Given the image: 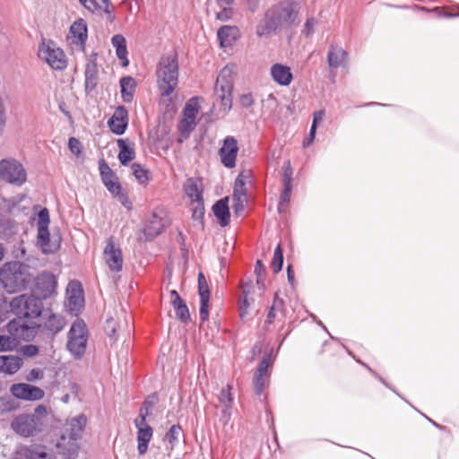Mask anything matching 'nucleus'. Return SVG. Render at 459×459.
I'll return each instance as SVG.
<instances>
[{"mask_svg": "<svg viewBox=\"0 0 459 459\" xmlns=\"http://www.w3.org/2000/svg\"><path fill=\"white\" fill-rule=\"evenodd\" d=\"M253 384L255 394L258 396L262 395L265 385V377L254 376Z\"/></svg>", "mask_w": 459, "mask_h": 459, "instance_id": "nucleus-49", "label": "nucleus"}, {"mask_svg": "<svg viewBox=\"0 0 459 459\" xmlns=\"http://www.w3.org/2000/svg\"><path fill=\"white\" fill-rule=\"evenodd\" d=\"M21 351L22 354L28 358L33 357L39 353V348L34 344H26L22 347Z\"/></svg>", "mask_w": 459, "mask_h": 459, "instance_id": "nucleus-55", "label": "nucleus"}, {"mask_svg": "<svg viewBox=\"0 0 459 459\" xmlns=\"http://www.w3.org/2000/svg\"><path fill=\"white\" fill-rule=\"evenodd\" d=\"M283 265V251L281 247V244H278L274 249L273 257L271 263V268L275 273H278Z\"/></svg>", "mask_w": 459, "mask_h": 459, "instance_id": "nucleus-39", "label": "nucleus"}, {"mask_svg": "<svg viewBox=\"0 0 459 459\" xmlns=\"http://www.w3.org/2000/svg\"><path fill=\"white\" fill-rule=\"evenodd\" d=\"M255 273L256 276L262 277L265 275V266L261 260H257L255 264Z\"/></svg>", "mask_w": 459, "mask_h": 459, "instance_id": "nucleus-64", "label": "nucleus"}, {"mask_svg": "<svg viewBox=\"0 0 459 459\" xmlns=\"http://www.w3.org/2000/svg\"><path fill=\"white\" fill-rule=\"evenodd\" d=\"M239 36V29L237 26L224 25L217 31V38L222 48L232 46Z\"/></svg>", "mask_w": 459, "mask_h": 459, "instance_id": "nucleus-25", "label": "nucleus"}, {"mask_svg": "<svg viewBox=\"0 0 459 459\" xmlns=\"http://www.w3.org/2000/svg\"><path fill=\"white\" fill-rule=\"evenodd\" d=\"M232 90L233 82L230 72L224 68L219 74L214 87L215 96L220 100L224 110H230L232 107Z\"/></svg>", "mask_w": 459, "mask_h": 459, "instance_id": "nucleus-10", "label": "nucleus"}, {"mask_svg": "<svg viewBox=\"0 0 459 459\" xmlns=\"http://www.w3.org/2000/svg\"><path fill=\"white\" fill-rule=\"evenodd\" d=\"M272 310H275L276 312H281L284 315L285 306L282 299L279 298L278 294L274 295L273 304L271 306Z\"/></svg>", "mask_w": 459, "mask_h": 459, "instance_id": "nucleus-53", "label": "nucleus"}, {"mask_svg": "<svg viewBox=\"0 0 459 459\" xmlns=\"http://www.w3.org/2000/svg\"><path fill=\"white\" fill-rule=\"evenodd\" d=\"M299 0H281L269 7L258 22L255 34L259 38H270L282 30L296 27L300 20Z\"/></svg>", "mask_w": 459, "mask_h": 459, "instance_id": "nucleus-1", "label": "nucleus"}, {"mask_svg": "<svg viewBox=\"0 0 459 459\" xmlns=\"http://www.w3.org/2000/svg\"><path fill=\"white\" fill-rule=\"evenodd\" d=\"M198 293L200 296V320L202 323H204L209 318L210 289L203 273H198Z\"/></svg>", "mask_w": 459, "mask_h": 459, "instance_id": "nucleus-18", "label": "nucleus"}, {"mask_svg": "<svg viewBox=\"0 0 459 459\" xmlns=\"http://www.w3.org/2000/svg\"><path fill=\"white\" fill-rule=\"evenodd\" d=\"M162 231V226L160 225L159 228L153 227L152 225L148 226L144 232L148 237L154 238L158 235H160Z\"/></svg>", "mask_w": 459, "mask_h": 459, "instance_id": "nucleus-59", "label": "nucleus"}, {"mask_svg": "<svg viewBox=\"0 0 459 459\" xmlns=\"http://www.w3.org/2000/svg\"><path fill=\"white\" fill-rule=\"evenodd\" d=\"M111 43L115 48H119L120 46L126 45V40L125 37L121 34H116L111 39Z\"/></svg>", "mask_w": 459, "mask_h": 459, "instance_id": "nucleus-58", "label": "nucleus"}, {"mask_svg": "<svg viewBox=\"0 0 459 459\" xmlns=\"http://www.w3.org/2000/svg\"><path fill=\"white\" fill-rule=\"evenodd\" d=\"M56 287V281L51 273L43 272L35 280V291L41 300L49 298L55 291Z\"/></svg>", "mask_w": 459, "mask_h": 459, "instance_id": "nucleus-16", "label": "nucleus"}, {"mask_svg": "<svg viewBox=\"0 0 459 459\" xmlns=\"http://www.w3.org/2000/svg\"><path fill=\"white\" fill-rule=\"evenodd\" d=\"M116 54L118 59L122 61L123 66H127L129 64V61L127 59V48L126 45L120 46L119 48H116Z\"/></svg>", "mask_w": 459, "mask_h": 459, "instance_id": "nucleus-52", "label": "nucleus"}, {"mask_svg": "<svg viewBox=\"0 0 459 459\" xmlns=\"http://www.w3.org/2000/svg\"><path fill=\"white\" fill-rule=\"evenodd\" d=\"M316 25L317 21L316 18H307L304 23L303 29L301 30V34L306 38H310L315 33Z\"/></svg>", "mask_w": 459, "mask_h": 459, "instance_id": "nucleus-41", "label": "nucleus"}, {"mask_svg": "<svg viewBox=\"0 0 459 459\" xmlns=\"http://www.w3.org/2000/svg\"><path fill=\"white\" fill-rule=\"evenodd\" d=\"M0 178L9 184L21 186L27 180L23 165L14 159L0 160Z\"/></svg>", "mask_w": 459, "mask_h": 459, "instance_id": "nucleus-8", "label": "nucleus"}, {"mask_svg": "<svg viewBox=\"0 0 459 459\" xmlns=\"http://www.w3.org/2000/svg\"><path fill=\"white\" fill-rule=\"evenodd\" d=\"M41 327L40 325H29L24 322H22L21 319H13L6 325L7 332L15 338V342H17L19 340L22 341H30L32 340L36 333L37 329Z\"/></svg>", "mask_w": 459, "mask_h": 459, "instance_id": "nucleus-12", "label": "nucleus"}, {"mask_svg": "<svg viewBox=\"0 0 459 459\" xmlns=\"http://www.w3.org/2000/svg\"><path fill=\"white\" fill-rule=\"evenodd\" d=\"M22 366V359L17 356H0V372L16 373Z\"/></svg>", "mask_w": 459, "mask_h": 459, "instance_id": "nucleus-34", "label": "nucleus"}, {"mask_svg": "<svg viewBox=\"0 0 459 459\" xmlns=\"http://www.w3.org/2000/svg\"><path fill=\"white\" fill-rule=\"evenodd\" d=\"M87 10L91 12H95L97 10L101 9V6L97 3L96 0H84L82 4Z\"/></svg>", "mask_w": 459, "mask_h": 459, "instance_id": "nucleus-60", "label": "nucleus"}, {"mask_svg": "<svg viewBox=\"0 0 459 459\" xmlns=\"http://www.w3.org/2000/svg\"><path fill=\"white\" fill-rule=\"evenodd\" d=\"M238 141L234 136H226L218 154L221 164L227 169H233L238 153Z\"/></svg>", "mask_w": 459, "mask_h": 459, "instance_id": "nucleus-13", "label": "nucleus"}, {"mask_svg": "<svg viewBox=\"0 0 459 459\" xmlns=\"http://www.w3.org/2000/svg\"><path fill=\"white\" fill-rule=\"evenodd\" d=\"M16 455H20L24 459H49V455L46 452V446L36 444L30 446H22L16 452Z\"/></svg>", "mask_w": 459, "mask_h": 459, "instance_id": "nucleus-30", "label": "nucleus"}, {"mask_svg": "<svg viewBox=\"0 0 459 459\" xmlns=\"http://www.w3.org/2000/svg\"><path fill=\"white\" fill-rule=\"evenodd\" d=\"M43 420L37 415L27 413L16 416L11 422L12 429L21 437H29L36 436L42 431Z\"/></svg>", "mask_w": 459, "mask_h": 459, "instance_id": "nucleus-9", "label": "nucleus"}, {"mask_svg": "<svg viewBox=\"0 0 459 459\" xmlns=\"http://www.w3.org/2000/svg\"><path fill=\"white\" fill-rule=\"evenodd\" d=\"M100 172L104 186L112 195L121 190L122 186L118 182L117 176L104 160H101L100 162Z\"/></svg>", "mask_w": 459, "mask_h": 459, "instance_id": "nucleus-21", "label": "nucleus"}, {"mask_svg": "<svg viewBox=\"0 0 459 459\" xmlns=\"http://www.w3.org/2000/svg\"><path fill=\"white\" fill-rule=\"evenodd\" d=\"M10 391L14 397L26 401H39L45 395L41 388L24 383L13 384Z\"/></svg>", "mask_w": 459, "mask_h": 459, "instance_id": "nucleus-15", "label": "nucleus"}, {"mask_svg": "<svg viewBox=\"0 0 459 459\" xmlns=\"http://www.w3.org/2000/svg\"><path fill=\"white\" fill-rule=\"evenodd\" d=\"M198 98H191L183 108V117L179 122L178 130L185 138L189 136V134L195 126V117L198 114Z\"/></svg>", "mask_w": 459, "mask_h": 459, "instance_id": "nucleus-11", "label": "nucleus"}, {"mask_svg": "<svg viewBox=\"0 0 459 459\" xmlns=\"http://www.w3.org/2000/svg\"><path fill=\"white\" fill-rule=\"evenodd\" d=\"M325 117V111L323 109H320L318 111H316L313 115V122L311 126H315L317 128L318 123L322 122Z\"/></svg>", "mask_w": 459, "mask_h": 459, "instance_id": "nucleus-63", "label": "nucleus"}, {"mask_svg": "<svg viewBox=\"0 0 459 459\" xmlns=\"http://www.w3.org/2000/svg\"><path fill=\"white\" fill-rule=\"evenodd\" d=\"M316 127L311 126L310 130H309L308 136L306 139H304V141H303L302 144H303L304 148H307L310 144L313 143L315 137H316Z\"/></svg>", "mask_w": 459, "mask_h": 459, "instance_id": "nucleus-57", "label": "nucleus"}, {"mask_svg": "<svg viewBox=\"0 0 459 459\" xmlns=\"http://www.w3.org/2000/svg\"><path fill=\"white\" fill-rule=\"evenodd\" d=\"M273 365L272 350L265 351L254 376L266 377L268 368Z\"/></svg>", "mask_w": 459, "mask_h": 459, "instance_id": "nucleus-38", "label": "nucleus"}, {"mask_svg": "<svg viewBox=\"0 0 459 459\" xmlns=\"http://www.w3.org/2000/svg\"><path fill=\"white\" fill-rule=\"evenodd\" d=\"M87 423V418L83 414H80L69 421L68 429H66V437L70 439L78 440L84 430Z\"/></svg>", "mask_w": 459, "mask_h": 459, "instance_id": "nucleus-31", "label": "nucleus"}, {"mask_svg": "<svg viewBox=\"0 0 459 459\" xmlns=\"http://www.w3.org/2000/svg\"><path fill=\"white\" fill-rule=\"evenodd\" d=\"M158 402V395L156 393L149 395L144 402L143 403L140 411H139V417L136 418L134 420H138L140 424L144 423L146 421V418L148 417L150 411L152 409V407L155 405V403Z\"/></svg>", "mask_w": 459, "mask_h": 459, "instance_id": "nucleus-37", "label": "nucleus"}, {"mask_svg": "<svg viewBox=\"0 0 459 459\" xmlns=\"http://www.w3.org/2000/svg\"><path fill=\"white\" fill-rule=\"evenodd\" d=\"M134 425L138 429L137 432V450L139 455H143L146 453L149 446V442L152 437V428L149 426L146 421L144 423L140 424L138 420H134Z\"/></svg>", "mask_w": 459, "mask_h": 459, "instance_id": "nucleus-24", "label": "nucleus"}, {"mask_svg": "<svg viewBox=\"0 0 459 459\" xmlns=\"http://www.w3.org/2000/svg\"><path fill=\"white\" fill-rule=\"evenodd\" d=\"M70 33L74 37V44L84 47L88 39L87 24L83 19H78L70 27Z\"/></svg>", "mask_w": 459, "mask_h": 459, "instance_id": "nucleus-27", "label": "nucleus"}, {"mask_svg": "<svg viewBox=\"0 0 459 459\" xmlns=\"http://www.w3.org/2000/svg\"><path fill=\"white\" fill-rule=\"evenodd\" d=\"M41 377H43V371L39 368H32L26 378L28 381H33Z\"/></svg>", "mask_w": 459, "mask_h": 459, "instance_id": "nucleus-62", "label": "nucleus"}, {"mask_svg": "<svg viewBox=\"0 0 459 459\" xmlns=\"http://www.w3.org/2000/svg\"><path fill=\"white\" fill-rule=\"evenodd\" d=\"M181 427L179 425H172L166 433V438L169 443H174L178 440Z\"/></svg>", "mask_w": 459, "mask_h": 459, "instance_id": "nucleus-50", "label": "nucleus"}, {"mask_svg": "<svg viewBox=\"0 0 459 459\" xmlns=\"http://www.w3.org/2000/svg\"><path fill=\"white\" fill-rule=\"evenodd\" d=\"M65 325V321L62 316L51 314L42 327L44 332L54 336L63 330Z\"/></svg>", "mask_w": 459, "mask_h": 459, "instance_id": "nucleus-35", "label": "nucleus"}, {"mask_svg": "<svg viewBox=\"0 0 459 459\" xmlns=\"http://www.w3.org/2000/svg\"><path fill=\"white\" fill-rule=\"evenodd\" d=\"M31 281L30 266L22 262H5L0 268V284L7 293H17L26 290Z\"/></svg>", "mask_w": 459, "mask_h": 459, "instance_id": "nucleus-2", "label": "nucleus"}, {"mask_svg": "<svg viewBox=\"0 0 459 459\" xmlns=\"http://www.w3.org/2000/svg\"><path fill=\"white\" fill-rule=\"evenodd\" d=\"M13 336L0 335V351H12L16 347Z\"/></svg>", "mask_w": 459, "mask_h": 459, "instance_id": "nucleus-43", "label": "nucleus"}, {"mask_svg": "<svg viewBox=\"0 0 459 459\" xmlns=\"http://www.w3.org/2000/svg\"><path fill=\"white\" fill-rule=\"evenodd\" d=\"M184 191L186 196L191 199L192 203L195 201H202V199H204L202 181L200 178H187L184 186Z\"/></svg>", "mask_w": 459, "mask_h": 459, "instance_id": "nucleus-32", "label": "nucleus"}, {"mask_svg": "<svg viewBox=\"0 0 459 459\" xmlns=\"http://www.w3.org/2000/svg\"><path fill=\"white\" fill-rule=\"evenodd\" d=\"M38 56L55 70L61 71L67 66L64 51L60 48H56L53 40L46 42L45 39H42L39 46Z\"/></svg>", "mask_w": 459, "mask_h": 459, "instance_id": "nucleus-7", "label": "nucleus"}, {"mask_svg": "<svg viewBox=\"0 0 459 459\" xmlns=\"http://www.w3.org/2000/svg\"><path fill=\"white\" fill-rule=\"evenodd\" d=\"M49 213L47 208H43L38 214V235L37 242L41 250L45 254H52L60 247L61 238L59 236H52L48 230Z\"/></svg>", "mask_w": 459, "mask_h": 459, "instance_id": "nucleus-6", "label": "nucleus"}, {"mask_svg": "<svg viewBox=\"0 0 459 459\" xmlns=\"http://www.w3.org/2000/svg\"><path fill=\"white\" fill-rule=\"evenodd\" d=\"M292 174L293 170L290 160L284 162L282 166L281 183L282 190L280 195L278 204V212L280 213L284 212V206L289 204L292 192Z\"/></svg>", "mask_w": 459, "mask_h": 459, "instance_id": "nucleus-14", "label": "nucleus"}, {"mask_svg": "<svg viewBox=\"0 0 459 459\" xmlns=\"http://www.w3.org/2000/svg\"><path fill=\"white\" fill-rule=\"evenodd\" d=\"M239 102L243 108H250L254 104V99L251 93L243 94L240 96Z\"/></svg>", "mask_w": 459, "mask_h": 459, "instance_id": "nucleus-56", "label": "nucleus"}, {"mask_svg": "<svg viewBox=\"0 0 459 459\" xmlns=\"http://www.w3.org/2000/svg\"><path fill=\"white\" fill-rule=\"evenodd\" d=\"M230 389L231 386L228 385L225 388L221 389L219 395L220 402L225 405L226 409H230L233 402V398L230 394Z\"/></svg>", "mask_w": 459, "mask_h": 459, "instance_id": "nucleus-44", "label": "nucleus"}, {"mask_svg": "<svg viewBox=\"0 0 459 459\" xmlns=\"http://www.w3.org/2000/svg\"><path fill=\"white\" fill-rule=\"evenodd\" d=\"M68 148L72 153L78 157L82 152V143L75 137H70L68 140Z\"/></svg>", "mask_w": 459, "mask_h": 459, "instance_id": "nucleus-48", "label": "nucleus"}, {"mask_svg": "<svg viewBox=\"0 0 459 459\" xmlns=\"http://www.w3.org/2000/svg\"><path fill=\"white\" fill-rule=\"evenodd\" d=\"M347 52L341 47L331 45L327 54V63L330 68L336 69L344 65L347 59Z\"/></svg>", "mask_w": 459, "mask_h": 459, "instance_id": "nucleus-29", "label": "nucleus"}, {"mask_svg": "<svg viewBox=\"0 0 459 459\" xmlns=\"http://www.w3.org/2000/svg\"><path fill=\"white\" fill-rule=\"evenodd\" d=\"M106 263L113 272H120L123 267V255L120 248H117L110 239L104 249Z\"/></svg>", "mask_w": 459, "mask_h": 459, "instance_id": "nucleus-20", "label": "nucleus"}, {"mask_svg": "<svg viewBox=\"0 0 459 459\" xmlns=\"http://www.w3.org/2000/svg\"><path fill=\"white\" fill-rule=\"evenodd\" d=\"M271 74L273 79L282 86L290 85L293 78L290 68L281 64H274L271 67Z\"/></svg>", "mask_w": 459, "mask_h": 459, "instance_id": "nucleus-28", "label": "nucleus"}, {"mask_svg": "<svg viewBox=\"0 0 459 459\" xmlns=\"http://www.w3.org/2000/svg\"><path fill=\"white\" fill-rule=\"evenodd\" d=\"M132 169L134 177L141 184L148 181V170L143 169L139 163H133Z\"/></svg>", "mask_w": 459, "mask_h": 459, "instance_id": "nucleus-42", "label": "nucleus"}, {"mask_svg": "<svg viewBox=\"0 0 459 459\" xmlns=\"http://www.w3.org/2000/svg\"><path fill=\"white\" fill-rule=\"evenodd\" d=\"M192 204H195V207L193 208V213H192L193 219L195 221L203 220L204 216V199H202V201L193 202Z\"/></svg>", "mask_w": 459, "mask_h": 459, "instance_id": "nucleus-45", "label": "nucleus"}, {"mask_svg": "<svg viewBox=\"0 0 459 459\" xmlns=\"http://www.w3.org/2000/svg\"><path fill=\"white\" fill-rule=\"evenodd\" d=\"M114 197H116L118 202L126 207L127 210H131L133 207L132 202L130 201L127 194L123 190L121 187V190L117 191L115 194L112 195Z\"/></svg>", "mask_w": 459, "mask_h": 459, "instance_id": "nucleus-46", "label": "nucleus"}, {"mask_svg": "<svg viewBox=\"0 0 459 459\" xmlns=\"http://www.w3.org/2000/svg\"><path fill=\"white\" fill-rule=\"evenodd\" d=\"M128 139H118L117 146L119 148L118 160L122 165H126L129 161L135 158L134 147L129 145Z\"/></svg>", "mask_w": 459, "mask_h": 459, "instance_id": "nucleus-36", "label": "nucleus"}, {"mask_svg": "<svg viewBox=\"0 0 459 459\" xmlns=\"http://www.w3.org/2000/svg\"><path fill=\"white\" fill-rule=\"evenodd\" d=\"M103 4V11L108 14V17L110 22H113L115 19L114 14V5L110 0H100Z\"/></svg>", "mask_w": 459, "mask_h": 459, "instance_id": "nucleus-54", "label": "nucleus"}, {"mask_svg": "<svg viewBox=\"0 0 459 459\" xmlns=\"http://www.w3.org/2000/svg\"><path fill=\"white\" fill-rule=\"evenodd\" d=\"M97 56H98L97 53L91 54L89 59L87 60L86 65H85L84 88H85V91L87 93L93 91L97 87L98 74H99L98 65L96 62Z\"/></svg>", "mask_w": 459, "mask_h": 459, "instance_id": "nucleus-19", "label": "nucleus"}, {"mask_svg": "<svg viewBox=\"0 0 459 459\" xmlns=\"http://www.w3.org/2000/svg\"><path fill=\"white\" fill-rule=\"evenodd\" d=\"M233 199V210L236 214H238L244 211L245 203L247 202V197H244V195L241 194L240 197L238 196V194L232 195Z\"/></svg>", "mask_w": 459, "mask_h": 459, "instance_id": "nucleus-47", "label": "nucleus"}, {"mask_svg": "<svg viewBox=\"0 0 459 459\" xmlns=\"http://www.w3.org/2000/svg\"><path fill=\"white\" fill-rule=\"evenodd\" d=\"M58 454L64 459H75L78 455L80 446L77 440L70 439L65 434H63L60 440L56 443Z\"/></svg>", "mask_w": 459, "mask_h": 459, "instance_id": "nucleus-22", "label": "nucleus"}, {"mask_svg": "<svg viewBox=\"0 0 459 459\" xmlns=\"http://www.w3.org/2000/svg\"><path fill=\"white\" fill-rule=\"evenodd\" d=\"M178 70V59L176 52L160 56L156 68V76L161 96H169L177 88Z\"/></svg>", "mask_w": 459, "mask_h": 459, "instance_id": "nucleus-3", "label": "nucleus"}, {"mask_svg": "<svg viewBox=\"0 0 459 459\" xmlns=\"http://www.w3.org/2000/svg\"><path fill=\"white\" fill-rule=\"evenodd\" d=\"M121 97L124 102L130 103L134 95L137 86L136 81L132 76H124L119 81Z\"/></svg>", "mask_w": 459, "mask_h": 459, "instance_id": "nucleus-33", "label": "nucleus"}, {"mask_svg": "<svg viewBox=\"0 0 459 459\" xmlns=\"http://www.w3.org/2000/svg\"><path fill=\"white\" fill-rule=\"evenodd\" d=\"M233 15V9L230 6L223 7L216 14V19L221 22L229 21Z\"/></svg>", "mask_w": 459, "mask_h": 459, "instance_id": "nucleus-51", "label": "nucleus"}, {"mask_svg": "<svg viewBox=\"0 0 459 459\" xmlns=\"http://www.w3.org/2000/svg\"><path fill=\"white\" fill-rule=\"evenodd\" d=\"M250 303L251 302L248 299V291L243 288L239 306V316L242 319H244L247 316Z\"/></svg>", "mask_w": 459, "mask_h": 459, "instance_id": "nucleus-40", "label": "nucleus"}, {"mask_svg": "<svg viewBox=\"0 0 459 459\" xmlns=\"http://www.w3.org/2000/svg\"><path fill=\"white\" fill-rule=\"evenodd\" d=\"M214 216L218 219L221 227H226L230 221V212L229 208V197H223L218 200L212 206Z\"/></svg>", "mask_w": 459, "mask_h": 459, "instance_id": "nucleus-26", "label": "nucleus"}, {"mask_svg": "<svg viewBox=\"0 0 459 459\" xmlns=\"http://www.w3.org/2000/svg\"><path fill=\"white\" fill-rule=\"evenodd\" d=\"M11 311L22 318H37L41 316L43 303L41 299L30 294H21L10 301Z\"/></svg>", "mask_w": 459, "mask_h": 459, "instance_id": "nucleus-4", "label": "nucleus"}, {"mask_svg": "<svg viewBox=\"0 0 459 459\" xmlns=\"http://www.w3.org/2000/svg\"><path fill=\"white\" fill-rule=\"evenodd\" d=\"M30 415H37V418L39 420H43V418H45L46 415H47V408H46V406L42 405V404L38 405L35 408L34 412L31 413Z\"/></svg>", "mask_w": 459, "mask_h": 459, "instance_id": "nucleus-61", "label": "nucleus"}, {"mask_svg": "<svg viewBox=\"0 0 459 459\" xmlns=\"http://www.w3.org/2000/svg\"><path fill=\"white\" fill-rule=\"evenodd\" d=\"M88 342V329L85 322L77 318L68 332L66 348L74 359L82 358L86 351Z\"/></svg>", "mask_w": 459, "mask_h": 459, "instance_id": "nucleus-5", "label": "nucleus"}, {"mask_svg": "<svg viewBox=\"0 0 459 459\" xmlns=\"http://www.w3.org/2000/svg\"><path fill=\"white\" fill-rule=\"evenodd\" d=\"M171 306L173 307L176 317L182 323L187 324L190 321V313L186 302L181 299L176 290H170Z\"/></svg>", "mask_w": 459, "mask_h": 459, "instance_id": "nucleus-23", "label": "nucleus"}, {"mask_svg": "<svg viewBox=\"0 0 459 459\" xmlns=\"http://www.w3.org/2000/svg\"><path fill=\"white\" fill-rule=\"evenodd\" d=\"M128 120L127 109L124 106H118L108 119V126L113 134L121 135L127 128Z\"/></svg>", "mask_w": 459, "mask_h": 459, "instance_id": "nucleus-17", "label": "nucleus"}]
</instances>
